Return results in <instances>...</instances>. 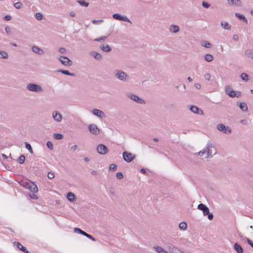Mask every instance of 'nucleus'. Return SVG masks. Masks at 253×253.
I'll return each mask as SVG.
<instances>
[{"label":"nucleus","mask_w":253,"mask_h":253,"mask_svg":"<svg viewBox=\"0 0 253 253\" xmlns=\"http://www.w3.org/2000/svg\"><path fill=\"white\" fill-rule=\"evenodd\" d=\"M47 177L49 179H53L54 177V174L52 172H49L47 174Z\"/></svg>","instance_id":"603ef678"},{"label":"nucleus","mask_w":253,"mask_h":253,"mask_svg":"<svg viewBox=\"0 0 253 253\" xmlns=\"http://www.w3.org/2000/svg\"><path fill=\"white\" fill-rule=\"evenodd\" d=\"M96 151L101 155H105L107 153L108 149L105 145L101 144L97 146Z\"/></svg>","instance_id":"f8f14e48"},{"label":"nucleus","mask_w":253,"mask_h":253,"mask_svg":"<svg viewBox=\"0 0 253 253\" xmlns=\"http://www.w3.org/2000/svg\"><path fill=\"white\" fill-rule=\"evenodd\" d=\"M190 110L192 112L195 114L202 115L204 114L203 111L196 106H191L190 108Z\"/></svg>","instance_id":"2eb2a0df"},{"label":"nucleus","mask_w":253,"mask_h":253,"mask_svg":"<svg viewBox=\"0 0 253 253\" xmlns=\"http://www.w3.org/2000/svg\"><path fill=\"white\" fill-rule=\"evenodd\" d=\"M69 15L71 17H74L76 16L75 12L73 11H71L69 12Z\"/></svg>","instance_id":"e2e57ef3"},{"label":"nucleus","mask_w":253,"mask_h":253,"mask_svg":"<svg viewBox=\"0 0 253 253\" xmlns=\"http://www.w3.org/2000/svg\"><path fill=\"white\" fill-rule=\"evenodd\" d=\"M228 3L230 5L241 6V1L240 0H227Z\"/></svg>","instance_id":"aec40b11"},{"label":"nucleus","mask_w":253,"mask_h":253,"mask_svg":"<svg viewBox=\"0 0 253 253\" xmlns=\"http://www.w3.org/2000/svg\"><path fill=\"white\" fill-rule=\"evenodd\" d=\"M21 186L28 189L31 192L35 193L38 191V189L36 184L27 180H23L19 182Z\"/></svg>","instance_id":"f257e3e1"},{"label":"nucleus","mask_w":253,"mask_h":253,"mask_svg":"<svg viewBox=\"0 0 253 253\" xmlns=\"http://www.w3.org/2000/svg\"><path fill=\"white\" fill-rule=\"evenodd\" d=\"M52 118L56 122L60 123L62 120L63 116L58 111L54 110L52 112Z\"/></svg>","instance_id":"9d476101"},{"label":"nucleus","mask_w":253,"mask_h":253,"mask_svg":"<svg viewBox=\"0 0 253 253\" xmlns=\"http://www.w3.org/2000/svg\"><path fill=\"white\" fill-rule=\"evenodd\" d=\"M233 39L234 40V41H238L239 38H238V36L237 35H233Z\"/></svg>","instance_id":"774afa93"},{"label":"nucleus","mask_w":253,"mask_h":253,"mask_svg":"<svg viewBox=\"0 0 253 253\" xmlns=\"http://www.w3.org/2000/svg\"><path fill=\"white\" fill-rule=\"evenodd\" d=\"M103 22V20H93L92 23L94 24H99Z\"/></svg>","instance_id":"3c124183"},{"label":"nucleus","mask_w":253,"mask_h":253,"mask_svg":"<svg viewBox=\"0 0 253 253\" xmlns=\"http://www.w3.org/2000/svg\"><path fill=\"white\" fill-rule=\"evenodd\" d=\"M88 128L90 133L92 134L98 135L99 133L100 130L97 126L95 124L89 125Z\"/></svg>","instance_id":"9b49d317"},{"label":"nucleus","mask_w":253,"mask_h":253,"mask_svg":"<svg viewBox=\"0 0 253 253\" xmlns=\"http://www.w3.org/2000/svg\"><path fill=\"white\" fill-rule=\"evenodd\" d=\"M20 250L23 251L25 250V247H23L19 242H14V243Z\"/></svg>","instance_id":"58836bf2"},{"label":"nucleus","mask_w":253,"mask_h":253,"mask_svg":"<svg viewBox=\"0 0 253 253\" xmlns=\"http://www.w3.org/2000/svg\"><path fill=\"white\" fill-rule=\"evenodd\" d=\"M233 248L238 253H242L243 252V249L242 247L237 243L234 244Z\"/></svg>","instance_id":"4be33fe9"},{"label":"nucleus","mask_w":253,"mask_h":253,"mask_svg":"<svg viewBox=\"0 0 253 253\" xmlns=\"http://www.w3.org/2000/svg\"><path fill=\"white\" fill-rule=\"evenodd\" d=\"M114 74L116 79L123 82H127L129 80L128 75L123 70H115Z\"/></svg>","instance_id":"f03ea898"},{"label":"nucleus","mask_w":253,"mask_h":253,"mask_svg":"<svg viewBox=\"0 0 253 253\" xmlns=\"http://www.w3.org/2000/svg\"><path fill=\"white\" fill-rule=\"evenodd\" d=\"M46 146L48 148L51 150H53V146L52 143L50 141H47L46 143Z\"/></svg>","instance_id":"49530a36"},{"label":"nucleus","mask_w":253,"mask_h":253,"mask_svg":"<svg viewBox=\"0 0 253 253\" xmlns=\"http://www.w3.org/2000/svg\"><path fill=\"white\" fill-rule=\"evenodd\" d=\"M78 148V146L76 145H74L71 147V149L73 151H76Z\"/></svg>","instance_id":"0e129e2a"},{"label":"nucleus","mask_w":253,"mask_h":253,"mask_svg":"<svg viewBox=\"0 0 253 253\" xmlns=\"http://www.w3.org/2000/svg\"><path fill=\"white\" fill-rule=\"evenodd\" d=\"M178 227L181 230H185L187 229V225L186 222H181L179 224Z\"/></svg>","instance_id":"7c9ffc66"},{"label":"nucleus","mask_w":253,"mask_h":253,"mask_svg":"<svg viewBox=\"0 0 253 253\" xmlns=\"http://www.w3.org/2000/svg\"><path fill=\"white\" fill-rule=\"evenodd\" d=\"M9 55L6 51L0 50V59H7Z\"/></svg>","instance_id":"5701e85b"},{"label":"nucleus","mask_w":253,"mask_h":253,"mask_svg":"<svg viewBox=\"0 0 253 253\" xmlns=\"http://www.w3.org/2000/svg\"><path fill=\"white\" fill-rule=\"evenodd\" d=\"M126 96L130 99V100H132L133 101L135 102V103L143 105L145 104L146 103L145 101L142 98L139 97L138 95L134 94L131 92H128L126 94Z\"/></svg>","instance_id":"20e7f679"},{"label":"nucleus","mask_w":253,"mask_h":253,"mask_svg":"<svg viewBox=\"0 0 253 253\" xmlns=\"http://www.w3.org/2000/svg\"><path fill=\"white\" fill-rule=\"evenodd\" d=\"M67 198L69 201L73 202L75 199V195L71 192H69L67 194Z\"/></svg>","instance_id":"c756f323"},{"label":"nucleus","mask_w":253,"mask_h":253,"mask_svg":"<svg viewBox=\"0 0 253 253\" xmlns=\"http://www.w3.org/2000/svg\"><path fill=\"white\" fill-rule=\"evenodd\" d=\"M235 16L236 17L238 18L239 19L243 21L244 22H245L247 24L248 23V20L245 17V16L244 15H242L239 13H236Z\"/></svg>","instance_id":"b1692460"},{"label":"nucleus","mask_w":253,"mask_h":253,"mask_svg":"<svg viewBox=\"0 0 253 253\" xmlns=\"http://www.w3.org/2000/svg\"><path fill=\"white\" fill-rule=\"evenodd\" d=\"M123 157L126 162L129 163L135 159V155L130 152L125 151L123 153Z\"/></svg>","instance_id":"6e6552de"},{"label":"nucleus","mask_w":253,"mask_h":253,"mask_svg":"<svg viewBox=\"0 0 253 253\" xmlns=\"http://www.w3.org/2000/svg\"><path fill=\"white\" fill-rule=\"evenodd\" d=\"M239 107L243 112H247L248 111V106L245 103L240 102L239 104Z\"/></svg>","instance_id":"a878e982"},{"label":"nucleus","mask_w":253,"mask_h":253,"mask_svg":"<svg viewBox=\"0 0 253 253\" xmlns=\"http://www.w3.org/2000/svg\"><path fill=\"white\" fill-rule=\"evenodd\" d=\"M89 55L97 60L100 61L102 59V55L96 51H91L89 52Z\"/></svg>","instance_id":"dca6fc26"},{"label":"nucleus","mask_w":253,"mask_h":253,"mask_svg":"<svg viewBox=\"0 0 253 253\" xmlns=\"http://www.w3.org/2000/svg\"><path fill=\"white\" fill-rule=\"evenodd\" d=\"M205 148L207 151V156L205 158H212L216 154L215 148L211 142L207 143Z\"/></svg>","instance_id":"423d86ee"},{"label":"nucleus","mask_w":253,"mask_h":253,"mask_svg":"<svg viewBox=\"0 0 253 253\" xmlns=\"http://www.w3.org/2000/svg\"><path fill=\"white\" fill-rule=\"evenodd\" d=\"M194 85L197 89H199L201 88V85L199 83L195 84Z\"/></svg>","instance_id":"338daca9"},{"label":"nucleus","mask_w":253,"mask_h":253,"mask_svg":"<svg viewBox=\"0 0 253 253\" xmlns=\"http://www.w3.org/2000/svg\"><path fill=\"white\" fill-rule=\"evenodd\" d=\"M198 209L203 211V214L204 216L208 215V218L209 220H211L213 218L212 213L210 212L209 208L204 204H200L198 206Z\"/></svg>","instance_id":"7ed1b4c3"},{"label":"nucleus","mask_w":253,"mask_h":253,"mask_svg":"<svg viewBox=\"0 0 253 253\" xmlns=\"http://www.w3.org/2000/svg\"><path fill=\"white\" fill-rule=\"evenodd\" d=\"M4 19L6 21H9L11 19V16L10 15H7L5 16Z\"/></svg>","instance_id":"052dcab7"},{"label":"nucleus","mask_w":253,"mask_h":253,"mask_svg":"<svg viewBox=\"0 0 253 253\" xmlns=\"http://www.w3.org/2000/svg\"><path fill=\"white\" fill-rule=\"evenodd\" d=\"M246 239L247 241V242L249 243V244L253 248V242L250 240L249 239L247 238H246Z\"/></svg>","instance_id":"bf43d9fd"},{"label":"nucleus","mask_w":253,"mask_h":253,"mask_svg":"<svg viewBox=\"0 0 253 253\" xmlns=\"http://www.w3.org/2000/svg\"><path fill=\"white\" fill-rule=\"evenodd\" d=\"M112 17L114 19L120 20V21H123L125 22H127L130 23H131L130 20L126 16H122L119 14L115 13L113 14Z\"/></svg>","instance_id":"ddd939ff"},{"label":"nucleus","mask_w":253,"mask_h":253,"mask_svg":"<svg viewBox=\"0 0 253 253\" xmlns=\"http://www.w3.org/2000/svg\"><path fill=\"white\" fill-rule=\"evenodd\" d=\"M25 147L26 149H27L28 150V151H29V152L30 153H31V154L33 153V151L32 147L30 144H29L27 142H26L25 143Z\"/></svg>","instance_id":"4c0bfd02"},{"label":"nucleus","mask_w":253,"mask_h":253,"mask_svg":"<svg viewBox=\"0 0 253 253\" xmlns=\"http://www.w3.org/2000/svg\"><path fill=\"white\" fill-rule=\"evenodd\" d=\"M241 78L242 80L245 82H248L249 80V76L246 73H242L241 75Z\"/></svg>","instance_id":"2f4dec72"},{"label":"nucleus","mask_w":253,"mask_h":253,"mask_svg":"<svg viewBox=\"0 0 253 253\" xmlns=\"http://www.w3.org/2000/svg\"><path fill=\"white\" fill-rule=\"evenodd\" d=\"M35 17L38 20H41L43 18V16L41 13L38 12L36 14Z\"/></svg>","instance_id":"37998d69"},{"label":"nucleus","mask_w":253,"mask_h":253,"mask_svg":"<svg viewBox=\"0 0 253 253\" xmlns=\"http://www.w3.org/2000/svg\"><path fill=\"white\" fill-rule=\"evenodd\" d=\"M154 248L156 250L158 253H163V252H164V250L162 247L156 246H154Z\"/></svg>","instance_id":"c9c22d12"},{"label":"nucleus","mask_w":253,"mask_h":253,"mask_svg":"<svg viewBox=\"0 0 253 253\" xmlns=\"http://www.w3.org/2000/svg\"><path fill=\"white\" fill-rule=\"evenodd\" d=\"M116 176L118 179H122L123 178V174L122 172H119L117 173Z\"/></svg>","instance_id":"864d4df0"},{"label":"nucleus","mask_w":253,"mask_h":253,"mask_svg":"<svg viewBox=\"0 0 253 253\" xmlns=\"http://www.w3.org/2000/svg\"><path fill=\"white\" fill-rule=\"evenodd\" d=\"M198 155L200 156H204L206 155L207 156V151L206 148H205L203 150L200 151L197 153Z\"/></svg>","instance_id":"ea45409f"},{"label":"nucleus","mask_w":253,"mask_h":253,"mask_svg":"<svg viewBox=\"0 0 253 253\" xmlns=\"http://www.w3.org/2000/svg\"><path fill=\"white\" fill-rule=\"evenodd\" d=\"M169 30L170 32L171 33H177L179 31L180 29L179 27L177 25H171L169 28Z\"/></svg>","instance_id":"412c9836"},{"label":"nucleus","mask_w":253,"mask_h":253,"mask_svg":"<svg viewBox=\"0 0 253 253\" xmlns=\"http://www.w3.org/2000/svg\"><path fill=\"white\" fill-rule=\"evenodd\" d=\"M26 88L29 91L36 93H40L43 91L41 86L34 83H30L28 84L27 85Z\"/></svg>","instance_id":"39448f33"},{"label":"nucleus","mask_w":253,"mask_h":253,"mask_svg":"<svg viewBox=\"0 0 253 253\" xmlns=\"http://www.w3.org/2000/svg\"><path fill=\"white\" fill-rule=\"evenodd\" d=\"M202 6L205 8H208L210 6V4L207 2L203 1Z\"/></svg>","instance_id":"8fccbe9b"},{"label":"nucleus","mask_w":253,"mask_h":253,"mask_svg":"<svg viewBox=\"0 0 253 253\" xmlns=\"http://www.w3.org/2000/svg\"><path fill=\"white\" fill-rule=\"evenodd\" d=\"M85 236L87 238L91 239V240H92L93 241H95V238L94 237H93L92 236H91L90 235L88 234L87 233H86V235Z\"/></svg>","instance_id":"13d9d810"},{"label":"nucleus","mask_w":253,"mask_h":253,"mask_svg":"<svg viewBox=\"0 0 253 253\" xmlns=\"http://www.w3.org/2000/svg\"><path fill=\"white\" fill-rule=\"evenodd\" d=\"M205 59L208 62H211L213 60V57L211 54H207L205 56Z\"/></svg>","instance_id":"c85d7f7f"},{"label":"nucleus","mask_w":253,"mask_h":253,"mask_svg":"<svg viewBox=\"0 0 253 253\" xmlns=\"http://www.w3.org/2000/svg\"><path fill=\"white\" fill-rule=\"evenodd\" d=\"M77 2L80 4L81 5L84 7H87L88 5V3L84 0H78Z\"/></svg>","instance_id":"72a5a7b5"},{"label":"nucleus","mask_w":253,"mask_h":253,"mask_svg":"<svg viewBox=\"0 0 253 253\" xmlns=\"http://www.w3.org/2000/svg\"><path fill=\"white\" fill-rule=\"evenodd\" d=\"M58 59L61 63L65 66L69 67L72 65V61L66 56H60Z\"/></svg>","instance_id":"1a4fd4ad"},{"label":"nucleus","mask_w":253,"mask_h":253,"mask_svg":"<svg viewBox=\"0 0 253 253\" xmlns=\"http://www.w3.org/2000/svg\"><path fill=\"white\" fill-rule=\"evenodd\" d=\"M174 247H175L170 243H169L168 244V249L170 252L174 248Z\"/></svg>","instance_id":"09e8293b"},{"label":"nucleus","mask_w":253,"mask_h":253,"mask_svg":"<svg viewBox=\"0 0 253 253\" xmlns=\"http://www.w3.org/2000/svg\"><path fill=\"white\" fill-rule=\"evenodd\" d=\"M245 54L249 57L253 59V51L252 50H247L245 52Z\"/></svg>","instance_id":"473e14b6"},{"label":"nucleus","mask_w":253,"mask_h":253,"mask_svg":"<svg viewBox=\"0 0 253 253\" xmlns=\"http://www.w3.org/2000/svg\"><path fill=\"white\" fill-rule=\"evenodd\" d=\"M57 72H59V73H61L63 74H64L66 75L70 76H72V77L75 76V74L70 73L68 70H64L62 69H59L58 70H57Z\"/></svg>","instance_id":"393cba45"},{"label":"nucleus","mask_w":253,"mask_h":253,"mask_svg":"<svg viewBox=\"0 0 253 253\" xmlns=\"http://www.w3.org/2000/svg\"><path fill=\"white\" fill-rule=\"evenodd\" d=\"M74 231L75 233H78V234H81L82 233V230L79 228H74Z\"/></svg>","instance_id":"5fc2aeb1"},{"label":"nucleus","mask_w":253,"mask_h":253,"mask_svg":"<svg viewBox=\"0 0 253 253\" xmlns=\"http://www.w3.org/2000/svg\"><path fill=\"white\" fill-rule=\"evenodd\" d=\"M5 31L6 33L8 35H11L12 34V32L11 31V28L9 27H7V26L5 28Z\"/></svg>","instance_id":"c03bdc74"},{"label":"nucleus","mask_w":253,"mask_h":253,"mask_svg":"<svg viewBox=\"0 0 253 253\" xmlns=\"http://www.w3.org/2000/svg\"><path fill=\"white\" fill-rule=\"evenodd\" d=\"M31 49L33 52L39 55H42L44 53V51L39 46L34 45L32 47Z\"/></svg>","instance_id":"a211bd4d"},{"label":"nucleus","mask_w":253,"mask_h":253,"mask_svg":"<svg viewBox=\"0 0 253 253\" xmlns=\"http://www.w3.org/2000/svg\"><path fill=\"white\" fill-rule=\"evenodd\" d=\"M225 90L226 93L230 97L233 98V97H235V96H236V95H235L236 91H235L233 90H231V87L229 85L226 86L225 87Z\"/></svg>","instance_id":"f3484780"},{"label":"nucleus","mask_w":253,"mask_h":253,"mask_svg":"<svg viewBox=\"0 0 253 253\" xmlns=\"http://www.w3.org/2000/svg\"><path fill=\"white\" fill-rule=\"evenodd\" d=\"M201 45L208 48H210L211 47V43L207 41H203L201 43Z\"/></svg>","instance_id":"cd10ccee"},{"label":"nucleus","mask_w":253,"mask_h":253,"mask_svg":"<svg viewBox=\"0 0 253 253\" xmlns=\"http://www.w3.org/2000/svg\"><path fill=\"white\" fill-rule=\"evenodd\" d=\"M235 97H237V98H239L240 97L241 95V93L239 91H237V92H235Z\"/></svg>","instance_id":"69168bd1"},{"label":"nucleus","mask_w":253,"mask_h":253,"mask_svg":"<svg viewBox=\"0 0 253 253\" xmlns=\"http://www.w3.org/2000/svg\"><path fill=\"white\" fill-rule=\"evenodd\" d=\"M54 138L57 140H60L63 138V135L61 133H54Z\"/></svg>","instance_id":"e433bc0d"},{"label":"nucleus","mask_w":253,"mask_h":253,"mask_svg":"<svg viewBox=\"0 0 253 253\" xmlns=\"http://www.w3.org/2000/svg\"><path fill=\"white\" fill-rule=\"evenodd\" d=\"M22 3L21 2H17L14 4V7L17 9H20L22 6Z\"/></svg>","instance_id":"a18cd8bd"},{"label":"nucleus","mask_w":253,"mask_h":253,"mask_svg":"<svg viewBox=\"0 0 253 253\" xmlns=\"http://www.w3.org/2000/svg\"><path fill=\"white\" fill-rule=\"evenodd\" d=\"M109 36V35H108L107 36H103L100 38L95 39L94 40V41L95 42H101L102 41H105Z\"/></svg>","instance_id":"f704fd0d"},{"label":"nucleus","mask_w":253,"mask_h":253,"mask_svg":"<svg viewBox=\"0 0 253 253\" xmlns=\"http://www.w3.org/2000/svg\"><path fill=\"white\" fill-rule=\"evenodd\" d=\"M100 48L105 52H110L112 51V48L107 44H103L101 45Z\"/></svg>","instance_id":"6ab92c4d"},{"label":"nucleus","mask_w":253,"mask_h":253,"mask_svg":"<svg viewBox=\"0 0 253 253\" xmlns=\"http://www.w3.org/2000/svg\"><path fill=\"white\" fill-rule=\"evenodd\" d=\"M91 112L94 116H96L99 118L102 119L106 117L105 113L99 109H94L91 111Z\"/></svg>","instance_id":"4468645a"},{"label":"nucleus","mask_w":253,"mask_h":253,"mask_svg":"<svg viewBox=\"0 0 253 253\" xmlns=\"http://www.w3.org/2000/svg\"><path fill=\"white\" fill-rule=\"evenodd\" d=\"M58 51H59V52L60 53H62V54H65L67 52L66 49L64 47L59 48Z\"/></svg>","instance_id":"de8ad7c7"},{"label":"nucleus","mask_w":253,"mask_h":253,"mask_svg":"<svg viewBox=\"0 0 253 253\" xmlns=\"http://www.w3.org/2000/svg\"><path fill=\"white\" fill-rule=\"evenodd\" d=\"M217 129L225 134H230L232 132V130L228 126H225L224 124H219L217 125Z\"/></svg>","instance_id":"0eeeda50"},{"label":"nucleus","mask_w":253,"mask_h":253,"mask_svg":"<svg viewBox=\"0 0 253 253\" xmlns=\"http://www.w3.org/2000/svg\"><path fill=\"white\" fill-rule=\"evenodd\" d=\"M204 78L207 80H210L211 78V76L209 73H206L204 75Z\"/></svg>","instance_id":"4d7b16f0"},{"label":"nucleus","mask_w":253,"mask_h":253,"mask_svg":"<svg viewBox=\"0 0 253 253\" xmlns=\"http://www.w3.org/2000/svg\"><path fill=\"white\" fill-rule=\"evenodd\" d=\"M171 253H183V252L180 251L177 247H175L170 252Z\"/></svg>","instance_id":"79ce46f5"},{"label":"nucleus","mask_w":253,"mask_h":253,"mask_svg":"<svg viewBox=\"0 0 253 253\" xmlns=\"http://www.w3.org/2000/svg\"><path fill=\"white\" fill-rule=\"evenodd\" d=\"M221 26L225 30H230L231 29V26L226 22H222L221 23Z\"/></svg>","instance_id":"bb28decb"},{"label":"nucleus","mask_w":253,"mask_h":253,"mask_svg":"<svg viewBox=\"0 0 253 253\" xmlns=\"http://www.w3.org/2000/svg\"><path fill=\"white\" fill-rule=\"evenodd\" d=\"M117 169V166L115 164H111L109 167L110 170H114Z\"/></svg>","instance_id":"6e6d98bb"},{"label":"nucleus","mask_w":253,"mask_h":253,"mask_svg":"<svg viewBox=\"0 0 253 253\" xmlns=\"http://www.w3.org/2000/svg\"><path fill=\"white\" fill-rule=\"evenodd\" d=\"M30 197L31 199H33L36 200L38 199V197L36 195H35L34 193L32 194H30Z\"/></svg>","instance_id":"680f3d73"},{"label":"nucleus","mask_w":253,"mask_h":253,"mask_svg":"<svg viewBox=\"0 0 253 253\" xmlns=\"http://www.w3.org/2000/svg\"><path fill=\"white\" fill-rule=\"evenodd\" d=\"M25 160V157L23 155H21L18 159V162L20 164H22L24 163Z\"/></svg>","instance_id":"a19ab883"}]
</instances>
